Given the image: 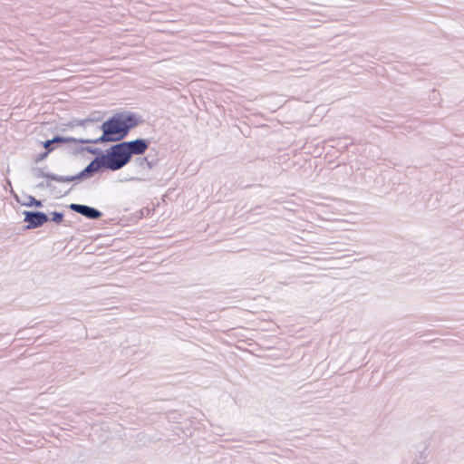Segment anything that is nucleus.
<instances>
[{"label":"nucleus","instance_id":"7ed1b4c3","mask_svg":"<svg viewBox=\"0 0 464 464\" xmlns=\"http://www.w3.org/2000/svg\"><path fill=\"white\" fill-rule=\"evenodd\" d=\"M130 158L131 155H140L143 154L149 148V143L144 140H135L131 141L121 142Z\"/></svg>","mask_w":464,"mask_h":464},{"label":"nucleus","instance_id":"f03ea898","mask_svg":"<svg viewBox=\"0 0 464 464\" xmlns=\"http://www.w3.org/2000/svg\"><path fill=\"white\" fill-rule=\"evenodd\" d=\"M130 158L122 143L112 146L106 155H103L104 168L117 170L125 166Z\"/></svg>","mask_w":464,"mask_h":464},{"label":"nucleus","instance_id":"20e7f679","mask_svg":"<svg viewBox=\"0 0 464 464\" xmlns=\"http://www.w3.org/2000/svg\"><path fill=\"white\" fill-rule=\"evenodd\" d=\"M25 221L30 227H37L47 221V216L42 212H26Z\"/></svg>","mask_w":464,"mask_h":464},{"label":"nucleus","instance_id":"39448f33","mask_svg":"<svg viewBox=\"0 0 464 464\" xmlns=\"http://www.w3.org/2000/svg\"><path fill=\"white\" fill-rule=\"evenodd\" d=\"M71 208L89 218H98L101 216V213L97 209L88 206L72 204Z\"/></svg>","mask_w":464,"mask_h":464},{"label":"nucleus","instance_id":"f257e3e1","mask_svg":"<svg viewBox=\"0 0 464 464\" xmlns=\"http://www.w3.org/2000/svg\"><path fill=\"white\" fill-rule=\"evenodd\" d=\"M140 121L134 113L119 112L114 114L102 125V142L118 141L123 139L130 129L136 127Z\"/></svg>","mask_w":464,"mask_h":464},{"label":"nucleus","instance_id":"6e6552de","mask_svg":"<svg viewBox=\"0 0 464 464\" xmlns=\"http://www.w3.org/2000/svg\"><path fill=\"white\" fill-rule=\"evenodd\" d=\"M55 222H61L63 220V215L60 214V213H54L53 215V218Z\"/></svg>","mask_w":464,"mask_h":464},{"label":"nucleus","instance_id":"1a4fd4ad","mask_svg":"<svg viewBox=\"0 0 464 464\" xmlns=\"http://www.w3.org/2000/svg\"><path fill=\"white\" fill-rule=\"evenodd\" d=\"M34 205H36V206H40V205H41V203H40V201H35V202H34Z\"/></svg>","mask_w":464,"mask_h":464},{"label":"nucleus","instance_id":"0eeeda50","mask_svg":"<svg viewBox=\"0 0 464 464\" xmlns=\"http://www.w3.org/2000/svg\"><path fill=\"white\" fill-rule=\"evenodd\" d=\"M63 138H60V137H54L53 140H46L44 143V147L48 150L49 151H51L53 149L51 148V145L53 143H56V142H63Z\"/></svg>","mask_w":464,"mask_h":464},{"label":"nucleus","instance_id":"423d86ee","mask_svg":"<svg viewBox=\"0 0 464 464\" xmlns=\"http://www.w3.org/2000/svg\"><path fill=\"white\" fill-rule=\"evenodd\" d=\"M104 167L103 163V156L101 159H95L92 160L82 172V176L86 175L87 173H92L98 171L101 168Z\"/></svg>","mask_w":464,"mask_h":464}]
</instances>
